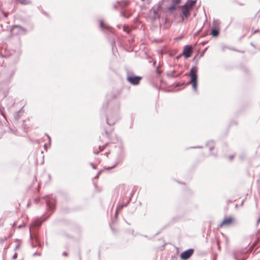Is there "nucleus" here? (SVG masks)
<instances>
[{
  "label": "nucleus",
  "instance_id": "f257e3e1",
  "mask_svg": "<svg viewBox=\"0 0 260 260\" xmlns=\"http://www.w3.org/2000/svg\"><path fill=\"white\" fill-rule=\"evenodd\" d=\"M197 72L196 67H192L190 71V83L192 84V89L196 91L197 89Z\"/></svg>",
  "mask_w": 260,
  "mask_h": 260
},
{
  "label": "nucleus",
  "instance_id": "f03ea898",
  "mask_svg": "<svg viewBox=\"0 0 260 260\" xmlns=\"http://www.w3.org/2000/svg\"><path fill=\"white\" fill-rule=\"evenodd\" d=\"M192 47L190 45H186L183 50V55L185 58H187L190 56L192 52Z\"/></svg>",
  "mask_w": 260,
  "mask_h": 260
},
{
  "label": "nucleus",
  "instance_id": "7ed1b4c3",
  "mask_svg": "<svg viewBox=\"0 0 260 260\" xmlns=\"http://www.w3.org/2000/svg\"><path fill=\"white\" fill-rule=\"evenodd\" d=\"M181 9L182 14L181 15V17L182 20H184V18H187L189 16L190 9L186 8L183 6H181Z\"/></svg>",
  "mask_w": 260,
  "mask_h": 260
},
{
  "label": "nucleus",
  "instance_id": "20e7f679",
  "mask_svg": "<svg viewBox=\"0 0 260 260\" xmlns=\"http://www.w3.org/2000/svg\"><path fill=\"white\" fill-rule=\"evenodd\" d=\"M193 252V249H188L186 251L183 252L181 254L180 257H181V258H182V259H188L192 254Z\"/></svg>",
  "mask_w": 260,
  "mask_h": 260
},
{
  "label": "nucleus",
  "instance_id": "39448f33",
  "mask_svg": "<svg viewBox=\"0 0 260 260\" xmlns=\"http://www.w3.org/2000/svg\"><path fill=\"white\" fill-rule=\"evenodd\" d=\"M140 79L141 77L138 76L128 77L127 78V80L129 81V82H130L131 84L133 85L138 84Z\"/></svg>",
  "mask_w": 260,
  "mask_h": 260
},
{
  "label": "nucleus",
  "instance_id": "423d86ee",
  "mask_svg": "<svg viewBox=\"0 0 260 260\" xmlns=\"http://www.w3.org/2000/svg\"><path fill=\"white\" fill-rule=\"evenodd\" d=\"M233 220V219L232 217L225 218L221 223L220 226L230 225L231 223H232Z\"/></svg>",
  "mask_w": 260,
  "mask_h": 260
},
{
  "label": "nucleus",
  "instance_id": "0eeeda50",
  "mask_svg": "<svg viewBox=\"0 0 260 260\" xmlns=\"http://www.w3.org/2000/svg\"><path fill=\"white\" fill-rule=\"evenodd\" d=\"M243 253L241 251H235L233 253V256L235 260H245L246 257H242V258H239V256L242 254Z\"/></svg>",
  "mask_w": 260,
  "mask_h": 260
},
{
  "label": "nucleus",
  "instance_id": "6e6552de",
  "mask_svg": "<svg viewBox=\"0 0 260 260\" xmlns=\"http://www.w3.org/2000/svg\"><path fill=\"white\" fill-rule=\"evenodd\" d=\"M195 3L196 1L188 0L185 3V4L183 6L189 9H191V7L195 4Z\"/></svg>",
  "mask_w": 260,
  "mask_h": 260
},
{
  "label": "nucleus",
  "instance_id": "1a4fd4ad",
  "mask_svg": "<svg viewBox=\"0 0 260 260\" xmlns=\"http://www.w3.org/2000/svg\"><path fill=\"white\" fill-rule=\"evenodd\" d=\"M211 35L213 37H217L218 35L219 31L217 29H212L211 30Z\"/></svg>",
  "mask_w": 260,
  "mask_h": 260
},
{
  "label": "nucleus",
  "instance_id": "9d476101",
  "mask_svg": "<svg viewBox=\"0 0 260 260\" xmlns=\"http://www.w3.org/2000/svg\"><path fill=\"white\" fill-rule=\"evenodd\" d=\"M107 122L109 125H113L115 123V121H111L109 117L107 118Z\"/></svg>",
  "mask_w": 260,
  "mask_h": 260
},
{
  "label": "nucleus",
  "instance_id": "9b49d317",
  "mask_svg": "<svg viewBox=\"0 0 260 260\" xmlns=\"http://www.w3.org/2000/svg\"><path fill=\"white\" fill-rule=\"evenodd\" d=\"M176 6L177 5H175L174 4L172 3V5L169 7V10L170 11H173L175 9Z\"/></svg>",
  "mask_w": 260,
  "mask_h": 260
},
{
  "label": "nucleus",
  "instance_id": "f8f14e48",
  "mask_svg": "<svg viewBox=\"0 0 260 260\" xmlns=\"http://www.w3.org/2000/svg\"><path fill=\"white\" fill-rule=\"evenodd\" d=\"M4 108L2 106H0V112L1 113V114L5 117V115H4Z\"/></svg>",
  "mask_w": 260,
  "mask_h": 260
},
{
  "label": "nucleus",
  "instance_id": "ddd939ff",
  "mask_svg": "<svg viewBox=\"0 0 260 260\" xmlns=\"http://www.w3.org/2000/svg\"><path fill=\"white\" fill-rule=\"evenodd\" d=\"M181 0H172V3L175 5H178L180 3Z\"/></svg>",
  "mask_w": 260,
  "mask_h": 260
},
{
  "label": "nucleus",
  "instance_id": "4468645a",
  "mask_svg": "<svg viewBox=\"0 0 260 260\" xmlns=\"http://www.w3.org/2000/svg\"><path fill=\"white\" fill-rule=\"evenodd\" d=\"M100 26H101V28H104V22L102 20H100Z\"/></svg>",
  "mask_w": 260,
  "mask_h": 260
},
{
  "label": "nucleus",
  "instance_id": "2eb2a0df",
  "mask_svg": "<svg viewBox=\"0 0 260 260\" xmlns=\"http://www.w3.org/2000/svg\"><path fill=\"white\" fill-rule=\"evenodd\" d=\"M17 257V254L15 253L14 255L13 256V259H16Z\"/></svg>",
  "mask_w": 260,
  "mask_h": 260
},
{
  "label": "nucleus",
  "instance_id": "dca6fc26",
  "mask_svg": "<svg viewBox=\"0 0 260 260\" xmlns=\"http://www.w3.org/2000/svg\"><path fill=\"white\" fill-rule=\"evenodd\" d=\"M25 226V224H22V225H19V226H18V229H20V228H22V227H23V226Z\"/></svg>",
  "mask_w": 260,
  "mask_h": 260
},
{
  "label": "nucleus",
  "instance_id": "f3484780",
  "mask_svg": "<svg viewBox=\"0 0 260 260\" xmlns=\"http://www.w3.org/2000/svg\"><path fill=\"white\" fill-rule=\"evenodd\" d=\"M47 207H48V208H50V207H50V203H49V202H48V201L47 202Z\"/></svg>",
  "mask_w": 260,
  "mask_h": 260
},
{
  "label": "nucleus",
  "instance_id": "a211bd4d",
  "mask_svg": "<svg viewBox=\"0 0 260 260\" xmlns=\"http://www.w3.org/2000/svg\"><path fill=\"white\" fill-rule=\"evenodd\" d=\"M19 248V244H18L16 245V247H15V249H17Z\"/></svg>",
  "mask_w": 260,
  "mask_h": 260
},
{
  "label": "nucleus",
  "instance_id": "6ab92c4d",
  "mask_svg": "<svg viewBox=\"0 0 260 260\" xmlns=\"http://www.w3.org/2000/svg\"><path fill=\"white\" fill-rule=\"evenodd\" d=\"M21 4H26L27 3H25V2H21Z\"/></svg>",
  "mask_w": 260,
  "mask_h": 260
},
{
  "label": "nucleus",
  "instance_id": "aec40b11",
  "mask_svg": "<svg viewBox=\"0 0 260 260\" xmlns=\"http://www.w3.org/2000/svg\"><path fill=\"white\" fill-rule=\"evenodd\" d=\"M91 165L92 166V167L93 168H95L94 167V166L93 164H91Z\"/></svg>",
  "mask_w": 260,
  "mask_h": 260
},
{
  "label": "nucleus",
  "instance_id": "412c9836",
  "mask_svg": "<svg viewBox=\"0 0 260 260\" xmlns=\"http://www.w3.org/2000/svg\"><path fill=\"white\" fill-rule=\"evenodd\" d=\"M125 205H122L120 207V209H121L122 207H123L124 206H125Z\"/></svg>",
  "mask_w": 260,
  "mask_h": 260
},
{
  "label": "nucleus",
  "instance_id": "4be33fe9",
  "mask_svg": "<svg viewBox=\"0 0 260 260\" xmlns=\"http://www.w3.org/2000/svg\"><path fill=\"white\" fill-rule=\"evenodd\" d=\"M258 32V30H254V33H255V32Z\"/></svg>",
  "mask_w": 260,
  "mask_h": 260
},
{
  "label": "nucleus",
  "instance_id": "5701e85b",
  "mask_svg": "<svg viewBox=\"0 0 260 260\" xmlns=\"http://www.w3.org/2000/svg\"><path fill=\"white\" fill-rule=\"evenodd\" d=\"M63 254L67 255V253L66 252H64Z\"/></svg>",
  "mask_w": 260,
  "mask_h": 260
},
{
  "label": "nucleus",
  "instance_id": "b1692460",
  "mask_svg": "<svg viewBox=\"0 0 260 260\" xmlns=\"http://www.w3.org/2000/svg\"><path fill=\"white\" fill-rule=\"evenodd\" d=\"M233 158V156H230V159H232Z\"/></svg>",
  "mask_w": 260,
  "mask_h": 260
}]
</instances>
